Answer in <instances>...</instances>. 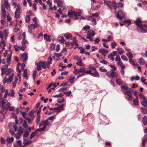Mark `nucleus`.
<instances>
[{
  "instance_id": "obj_18",
  "label": "nucleus",
  "mask_w": 147,
  "mask_h": 147,
  "mask_svg": "<svg viewBox=\"0 0 147 147\" xmlns=\"http://www.w3.org/2000/svg\"><path fill=\"white\" fill-rule=\"evenodd\" d=\"M14 140L13 137H11V138H7L6 140L7 143H11Z\"/></svg>"
},
{
  "instance_id": "obj_22",
  "label": "nucleus",
  "mask_w": 147,
  "mask_h": 147,
  "mask_svg": "<svg viewBox=\"0 0 147 147\" xmlns=\"http://www.w3.org/2000/svg\"><path fill=\"white\" fill-rule=\"evenodd\" d=\"M64 36L67 39H71L72 36L71 34H65Z\"/></svg>"
},
{
  "instance_id": "obj_51",
  "label": "nucleus",
  "mask_w": 147,
  "mask_h": 147,
  "mask_svg": "<svg viewBox=\"0 0 147 147\" xmlns=\"http://www.w3.org/2000/svg\"><path fill=\"white\" fill-rule=\"evenodd\" d=\"M17 145H18L19 146V147H22V142L20 140H18L17 141L16 143Z\"/></svg>"
},
{
  "instance_id": "obj_34",
  "label": "nucleus",
  "mask_w": 147,
  "mask_h": 147,
  "mask_svg": "<svg viewBox=\"0 0 147 147\" xmlns=\"http://www.w3.org/2000/svg\"><path fill=\"white\" fill-rule=\"evenodd\" d=\"M81 15V13L80 12L75 11H74V16L77 17L78 16H80Z\"/></svg>"
},
{
  "instance_id": "obj_7",
  "label": "nucleus",
  "mask_w": 147,
  "mask_h": 147,
  "mask_svg": "<svg viewBox=\"0 0 147 147\" xmlns=\"http://www.w3.org/2000/svg\"><path fill=\"white\" fill-rule=\"evenodd\" d=\"M20 58L23 61H26L28 59L27 54L24 53L23 54L21 55H20Z\"/></svg>"
},
{
  "instance_id": "obj_6",
  "label": "nucleus",
  "mask_w": 147,
  "mask_h": 147,
  "mask_svg": "<svg viewBox=\"0 0 147 147\" xmlns=\"http://www.w3.org/2000/svg\"><path fill=\"white\" fill-rule=\"evenodd\" d=\"M140 31L142 32H147V25L146 24H142L139 27Z\"/></svg>"
},
{
  "instance_id": "obj_5",
  "label": "nucleus",
  "mask_w": 147,
  "mask_h": 147,
  "mask_svg": "<svg viewBox=\"0 0 147 147\" xmlns=\"http://www.w3.org/2000/svg\"><path fill=\"white\" fill-rule=\"evenodd\" d=\"M36 27V26L34 24H31L29 25L28 27V32L30 34L32 33V30L34 29Z\"/></svg>"
},
{
  "instance_id": "obj_49",
  "label": "nucleus",
  "mask_w": 147,
  "mask_h": 147,
  "mask_svg": "<svg viewBox=\"0 0 147 147\" xmlns=\"http://www.w3.org/2000/svg\"><path fill=\"white\" fill-rule=\"evenodd\" d=\"M63 93L67 96H69L71 94V91H69L65 92Z\"/></svg>"
},
{
  "instance_id": "obj_28",
  "label": "nucleus",
  "mask_w": 147,
  "mask_h": 147,
  "mask_svg": "<svg viewBox=\"0 0 147 147\" xmlns=\"http://www.w3.org/2000/svg\"><path fill=\"white\" fill-rule=\"evenodd\" d=\"M75 76H71L70 77L69 80V82L71 83H72L74 81Z\"/></svg>"
},
{
  "instance_id": "obj_41",
  "label": "nucleus",
  "mask_w": 147,
  "mask_h": 147,
  "mask_svg": "<svg viewBox=\"0 0 147 147\" xmlns=\"http://www.w3.org/2000/svg\"><path fill=\"white\" fill-rule=\"evenodd\" d=\"M18 80V78L17 77H16L15 78V80L13 82V86L14 88H15L16 87V84L17 83Z\"/></svg>"
},
{
  "instance_id": "obj_63",
  "label": "nucleus",
  "mask_w": 147,
  "mask_h": 147,
  "mask_svg": "<svg viewBox=\"0 0 147 147\" xmlns=\"http://www.w3.org/2000/svg\"><path fill=\"white\" fill-rule=\"evenodd\" d=\"M116 82H117V84L119 85H120L122 84V82L119 79H117L116 80Z\"/></svg>"
},
{
  "instance_id": "obj_20",
  "label": "nucleus",
  "mask_w": 147,
  "mask_h": 147,
  "mask_svg": "<svg viewBox=\"0 0 147 147\" xmlns=\"http://www.w3.org/2000/svg\"><path fill=\"white\" fill-rule=\"evenodd\" d=\"M117 50L118 51V53L120 55H122L124 53V50L120 47L118 48L117 49Z\"/></svg>"
},
{
  "instance_id": "obj_4",
  "label": "nucleus",
  "mask_w": 147,
  "mask_h": 147,
  "mask_svg": "<svg viewBox=\"0 0 147 147\" xmlns=\"http://www.w3.org/2000/svg\"><path fill=\"white\" fill-rule=\"evenodd\" d=\"M116 15L117 18L121 21L122 20L123 18L125 16L123 11L121 9L119 10L118 12L116 13Z\"/></svg>"
},
{
  "instance_id": "obj_38",
  "label": "nucleus",
  "mask_w": 147,
  "mask_h": 147,
  "mask_svg": "<svg viewBox=\"0 0 147 147\" xmlns=\"http://www.w3.org/2000/svg\"><path fill=\"white\" fill-rule=\"evenodd\" d=\"M125 94L127 95L128 96H132V93L129 90H126L125 92Z\"/></svg>"
},
{
  "instance_id": "obj_21",
  "label": "nucleus",
  "mask_w": 147,
  "mask_h": 147,
  "mask_svg": "<svg viewBox=\"0 0 147 147\" xmlns=\"http://www.w3.org/2000/svg\"><path fill=\"white\" fill-rule=\"evenodd\" d=\"M142 122L144 125L147 124V117L146 116H144L142 118Z\"/></svg>"
},
{
  "instance_id": "obj_32",
  "label": "nucleus",
  "mask_w": 147,
  "mask_h": 147,
  "mask_svg": "<svg viewBox=\"0 0 147 147\" xmlns=\"http://www.w3.org/2000/svg\"><path fill=\"white\" fill-rule=\"evenodd\" d=\"M86 68L85 67H82L80 68L79 70H78V72L79 73H82L83 72H85Z\"/></svg>"
},
{
  "instance_id": "obj_17",
  "label": "nucleus",
  "mask_w": 147,
  "mask_h": 147,
  "mask_svg": "<svg viewBox=\"0 0 147 147\" xmlns=\"http://www.w3.org/2000/svg\"><path fill=\"white\" fill-rule=\"evenodd\" d=\"M68 16L69 17H73L74 16V11L69 10L68 11Z\"/></svg>"
},
{
  "instance_id": "obj_25",
  "label": "nucleus",
  "mask_w": 147,
  "mask_h": 147,
  "mask_svg": "<svg viewBox=\"0 0 147 147\" xmlns=\"http://www.w3.org/2000/svg\"><path fill=\"white\" fill-rule=\"evenodd\" d=\"M36 66L37 70L38 71H39L41 69V64L40 61L37 63Z\"/></svg>"
},
{
  "instance_id": "obj_62",
  "label": "nucleus",
  "mask_w": 147,
  "mask_h": 147,
  "mask_svg": "<svg viewBox=\"0 0 147 147\" xmlns=\"http://www.w3.org/2000/svg\"><path fill=\"white\" fill-rule=\"evenodd\" d=\"M80 53L83 54L85 52V49L82 47H81L80 49Z\"/></svg>"
},
{
  "instance_id": "obj_29",
  "label": "nucleus",
  "mask_w": 147,
  "mask_h": 147,
  "mask_svg": "<svg viewBox=\"0 0 147 147\" xmlns=\"http://www.w3.org/2000/svg\"><path fill=\"white\" fill-rule=\"evenodd\" d=\"M99 69L102 72H106L107 73V70L105 69L103 66L100 67Z\"/></svg>"
},
{
  "instance_id": "obj_31",
  "label": "nucleus",
  "mask_w": 147,
  "mask_h": 147,
  "mask_svg": "<svg viewBox=\"0 0 147 147\" xmlns=\"http://www.w3.org/2000/svg\"><path fill=\"white\" fill-rule=\"evenodd\" d=\"M126 55L130 59H131L133 58V54L132 53L130 52L127 53L126 54Z\"/></svg>"
},
{
  "instance_id": "obj_37",
  "label": "nucleus",
  "mask_w": 147,
  "mask_h": 147,
  "mask_svg": "<svg viewBox=\"0 0 147 147\" xmlns=\"http://www.w3.org/2000/svg\"><path fill=\"white\" fill-rule=\"evenodd\" d=\"M32 142V141L31 140H30L28 141L27 142H24V146H23V147H24L26 146L27 145H29Z\"/></svg>"
},
{
  "instance_id": "obj_35",
  "label": "nucleus",
  "mask_w": 147,
  "mask_h": 147,
  "mask_svg": "<svg viewBox=\"0 0 147 147\" xmlns=\"http://www.w3.org/2000/svg\"><path fill=\"white\" fill-rule=\"evenodd\" d=\"M4 6L6 7L7 9H8L10 7L9 5V4L8 3V1L7 0L5 1L4 2Z\"/></svg>"
},
{
  "instance_id": "obj_54",
  "label": "nucleus",
  "mask_w": 147,
  "mask_h": 147,
  "mask_svg": "<svg viewBox=\"0 0 147 147\" xmlns=\"http://www.w3.org/2000/svg\"><path fill=\"white\" fill-rule=\"evenodd\" d=\"M129 62L131 64L134 65H136L135 62L131 59H129Z\"/></svg>"
},
{
  "instance_id": "obj_26",
  "label": "nucleus",
  "mask_w": 147,
  "mask_h": 147,
  "mask_svg": "<svg viewBox=\"0 0 147 147\" xmlns=\"http://www.w3.org/2000/svg\"><path fill=\"white\" fill-rule=\"evenodd\" d=\"M108 2H110L111 4L112 5L113 7L115 9L117 8L116 3L115 1H112V2L111 1H108Z\"/></svg>"
},
{
  "instance_id": "obj_60",
  "label": "nucleus",
  "mask_w": 147,
  "mask_h": 147,
  "mask_svg": "<svg viewBox=\"0 0 147 147\" xmlns=\"http://www.w3.org/2000/svg\"><path fill=\"white\" fill-rule=\"evenodd\" d=\"M73 41L74 43L76 45V46L78 47V44L77 43L76 39L75 37L73 39Z\"/></svg>"
},
{
  "instance_id": "obj_43",
  "label": "nucleus",
  "mask_w": 147,
  "mask_h": 147,
  "mask_svg": "<svg viewBox=\"0 0 147 147\" xmlns=\"http://www.w3.org/2000/svg\"><path fill=\"white\" fill-rule=\"evenodd\" d=\"M48 120L47 119L45 121H44L43 127L45 126V128H46L47 126L49 125Z\"/></svg>"
},
{
  "instance_id": "obj_40",
  "label": "nucleus",
  "mask_w": 147,
  "mask_h": 147,
  "mask_svg": "<svg viewBox=\"0 0 147 147\" xmlns=\"http://www.w3.org/2000/svg\"><path fill=\"white\" fill-rule=\"evenodd\" d=\"M1 24L5 26H7V24L4 20H2L1 21Z\"/></svg>"
},
{
  "instance_id": "obj_23",
  "label": "nucleus",
  "mask_w": 147,
  "mask_h": 147,
  "mask_svg": "<svg viewBox=\"0 0 147 147\" xmlns=\"http://www.w3.org/2000/svg\"><path fill=\"white\" fill-rule=\"evenodd\" d=\"M27 69H24V70L23 76L27 80H28V74H27Z\"/></svg>"
},
{
  "instance_id": "obj_3",
  "label": "nucleus",
  "mask_w": 147,
  "mask_h": 147,
  "mask_svg": "<svg viewBox=\"0 0 147 147\" xmlns=\"http://www.w3.org/2000/svg\"><path fill=\"white\" fill-rule=\"evenodd\" d=\"M87 35L86 36V38L91 41H93V37L95 35L94 32L92 30H91L88 31L87 33Z\"/></svg>"
},
{
  "instance_id": "obj_58",
  "label": "nucleus",
  "mask_w": 147,
  "mask_h": 147,
  "mask_svg": "<svg viewBox=\"0 0 147 147\" xmlns=\"http://www.w3.org/2000/svg\"><path fill=\"white\" fill-rule=\"evenodd\" d=\"M117 7V8H121L123 7V4L122 3H119L118 4Z\"/></svg>"
},
{
  "instance_id": "obj_2",
  "label": "nucleus",
  "mask_w": 147,
  "mask_h": 147,
  "mask_svg": "<svg viewBox=\"0 0 147 147\" xmlns=\"http://www.w3.org/2000/svg\"><path fill=\"white\" fill-rule=\"evenodd\" d=\"M89 68L90 69L94 70V73H92V71L90 70L86 71L85 72V73H86L87 74H90L92 76L94 77H99L100 75L94 67H90Z\"/></svg>"
},
{
  "instance_id": "obj_50",
  "label": "nucleus",
  "mask_w": 147,
  "mask_h": 147,
  "mask_svg": "<svg viewBox=\"0 0 147 147\" xmlns=\"http://www.w3.org/2000/svg\"><path fill=\"white\" fill-rule=\"evenodd\" d=\"M117 45V44L115 42H113L111 43V47L113 49L115 48Z\"/></svg>"
},
{
  "instance_id": "obj_30",
  "label": "nucleus",
  "mask_w": 147,
  "mask_h": 147,
  "mask_svg": "<svg viewBox=\"0 0 147 147\" xmlns=\"http://www.w3.org/2000/svg\"><path fill=\"white\" fill-rule=\"evenodd\" d=\"M141 104L144 107H147V100L145 99L141 102Z\"/></svg>"
},
{
  "instance_id": "obj_61",
  "label": "nucleus",
  "mask_w": 147,
  "mask_h": 147,
  "mask_svg": "<svg viewBox=\"0 0 147 147\" xmlns=\"http://www.w3.org/2000/svg\"><path fill=\"white\" fill-rule=\"evenodd\" d=\"M54 55L57 57H60L62 56V54L60 53H55L54 54Z\"/></svg>"
},
{
  "instance_id": "obj_44",
  "label": "nucleus",
  "mask_w": 147,
  "mask_h": 147,
  "mask_svg": "<svg viewBox=\"0 0 147 147\" xmlns=\"http://www.w3.org/2000/svg\"><path fill=\"white\" fill-rule=\"evenodd\" d=\"M57 5L58 7H61L62 6V4H63V2L62 1H60L58 2H57Z\"/></svg>"
},
{
  "instance_id": "obj_19",
  "label": "nucleus",
  "mask_w": 147,
  "mask_h": 147,
  "mask_svg": "<svg viewBox=\"0 0 147 147\" xmlns=\"http://www.w3.org/2000/svg\"><path fill=\"white\" fill-rule=\"evenodd\" d=\"M12 113L13 114L12 116L13 117V118H14V116H15V122L16 124H18V125L20 124L21 123V122L22 121V120H21V122H20V123H19L18 121V120L17 116H15V114L13 113Z\"/></svg>"
},
{
  "instance_id": "obj_46",
  "label": "nucleus",
  "mask_w": 147,
  "mask_h": 147,
  "mask_svg": "<svg viewBox=\"0 0 147 147\" xmlns=\"http://www.w3.org/2000/svg\"><path fill=\"white\" fill-rule=\"evenodd\" d=\"M113 57V56L111 53L108 55V58L113 61H114V58Z\"/></svg>"
},
{
  "instance_id": "obj_10",
  "label": "nucleus",
  "mask_w": 147,
  "mask_h": 147,
  "mask_svg": "<svg viewBox=\"0 0 147 147\" xmlns=\"http://www.w3.org/2000/svg\"><path fill=\"white\" fill-rule=\"evenodd\" d=\"M99 52L102 53L104 56H106V54L108 53V51L105 49H100L99 50Z\"/></svg>"
},
{
  "instance_id": "obj_36",
  "label": "nucleus",
  "mask_w": 147,
  "mask_h": 147,
  "mask_svg": "<svg viewBox=\"0 0 147 147\" xmlns=\"http://www.w3.org/2000/svg\"><path fill=\"white\" fill-rule=\"evenodd\" d=\"M55 44L54 43H52L50 47V49L52 51H53L55 49Z\"/></svg>"
},
{
  "instance_id": "obj_64",
  "label": "nucleus",
  "mask_w": 147,
  "mask_h": 147,
  "mask_svg": "<svg viewBox=\"0 0 147 147\" xmlns=\"http://www.w3.org/2000/svg\"><path fill=\"white\" fill-rule=\"evenodd\" d=\"M29 133L27 131H25L23 134V136L25 137H27L29 136Z\"/></svg>"
},
{
  "instance_id": "obj_59",
  "label": "nucleus",
  "mask_w": 147,
  "mask_h": 147,
  "mask_svg": "<svg viewBox=\"0 0 147 147\" xmlns=\"http://www.w3.org/2000/svg\"><path fill=\"white\" fill-rule=\"evenodd\" d=\"M115 60L116 61H117V62L121 61V59L120 57V56L119 55H117L116 56L115 58Z\"/></svg>"
},
{
  "instance_id": "obj_16",
  "label": "nucleus",
  "mask_w": 147,
  "mask_h": 147,
  "mask_svg": "<svg viewBox=\"0 0 147 147\" xmlns=\"http://www.w3.org/2000/svg\"><path fill=\"white\" fill-rule=\"evenodd\" d=\"M138 62L141 65H144L145 63V61L144 59L142 57H141L138 60Z\"/></svg>"
},
{
  "instance_id": "obj_33",
  "label": "nucleus",
  "mask_w": 147,
  "mask_h": 147,
  "mask_svg": "<svg viewBox=\"0 0 147 147\" xmlns=\"http://www.w3.org/2000/svg\"><path fill=\"white\" fill-rule=\"evenodd\" d=\"M76 64L80 67L83 66L84 65V64L82 63V59L78 61V62H77Z\"/></svg>"
},
{
  "instance_id": "obj_13",
  "label": "nucleus",
  "mask_w": 147,
  "mask_h": 147,
  "mask_svg": "<svg viewBox=\"0 0 147 147\" xmlns=\"http://www.w3.org/2000/svg\"><path fill=\"white\" fill-rule=\"evenodd\" d=\"M1 12L3 13L2 16L4 17H5V13H6V11L5 10V7L4 6V4H2L1 5Z\"/></svg>"
},
{
  "instance_id": "obj_1",
  "label": "nucleus",
  "mask_w": 147,
  "mask_h": 147,
  "mask_svg": "<svg viewBox=\"0 0 147 147\" xmlns=\"http://www.w3.org/2000/svg\"><path fill=\"white\" fill-rule=\"evenodd\" d=\"M110 67L112 68L111 70V73L108 71L106 73V75L109 77L113 78H114L117 77L118 76V74L117 72H115L116 70V68L115 67L112 65H109Z\"/></svg>"
},
{
  "instance_id": "obj_52",
  "label": "nucleus",
  "mask_w": 147,
  "mask_h": 147,
  "mask_svg": "<svg viewBox=\"0 0 147 147\" xmlns=\"http://www.w3.org/2000/svg\"><path fill=\"white\" fill-rule=\"evenodd\" d=\"M1 142L2 144H5V140L3 137H1L0 138Z\"/></svg>"
},
{
  "instance_id": "obj_24",
  "label": "nucleus",
  "mask_w": 147,
  "mask_h": 147,
  "mask_svg": "<svg viewBox=\"0 0 147 147\" xmlns=\"http://www.w3.org/2000/svg\"><path fill=\"white\" fill-rule=\"evenodd\" d=\"M40 63H41L42 68L44 69H45L46 68L47 65V62H46L45 61H44L43 62L40 61Z\"/></svg>"
},
{
  "instance_id": "obj_27",
  "label": "nucleus",
  "mask_w": 147,
  "mask_h": 147,
  "mask_svg": "<svg viewBox=\"0 0 147 147\" xmlns=\"http://www.w3.org/2000/svg\"><path fill=\"white\" fill-rule=\"evenodd\" d=\"M12 53L9 54L7 56V63H9L11 61Z\"/></svg>"
},
{
  "instance_id": "obj_45",
  "label": "nucleus",
  "mask_w": 147,
  "mask_h": 147,
  "mask_svg": "<svg viewBox=\"0 0 147 147\" xmlns=\"http://www.w3.org/2000/svg\"><path fill=\"white\" fill-rule=\"evenodd\" d=\"M73 59L74 60H77L78 61H80L82 60L81 57H79L78 56H76L74 57Z\"/></svg>"
},
{
  "instance_id": "obj_47",
  "label": "nucleus",
  "mask_w": 147,
  "mask_h": 147,
  "mask_svg": "<svg viewBox=\"0 0 147 147\" xmlns=\"http://www.w3.org/2000/svg\"><path fill=\"white\" fill-rule=\"evenodd\" d=\"M30 20V18L29 15H27L25 19V22L27 23H28L29 22Z\"/></svg>"
},
{
  "instance_id": "obj_57",
  "label": "nucleus",
  "mask_w": 147,
  "mask_h": 147,
  "mask_svg": "<svg viewBox=\"0 0 147 147\" xmlns=\"http://www.w3.org/2000/svg\"><path fill=\"white\" fill-rule=\"evenodd\" d=\"M36 136V135L34 133L32 132L30 134L29 139H32L34 138L35 136Z\"/></svg>"
},
{
  "instance_id": "obj_48",
  "label": "nucleus",
  "mask_w": 147,
  "mask_h": 147,
  "mask_svg": "<svg viewBox=\"0 0 147 147\" xmlns=\"http://www.w3.org/2000/svg\"><path fill=\"white\" fill-rule=\"evenodd\" d=\"M40 115H37V116L36 118V123H38L40 121Z\"/></svg>"
},
{
  "instance_id": "obj_9",
  "label": "nucleus",
  "mask_w": 147,
  "mask_h": 147,
  "mask_svg": "<svg viewBox=\"0 0 147 147\" xmlns=\"http://www.w3.org/2000/svg\"><path fill=\"white\" fill-rule=\"evenodd\" d=\"M8 69L7 65L3 66V67L1 69L2 74L3 75L5 74L6 72L7 71Z\"/></svg>"
},
{
  "instance_id": "obj_11",
  "label": "nucleus",
  "mask_w": 147,
  "mask_h": 147,
  "mask_svg": "<svg viewBox=\"0 0 147 147\" xmlns=\"http://www.w3.org/2000/svg\"><path fill=\"white\" fill-rule=\"evenodd\" d=\"M136 24L139 27L142 25V22L139 18H137L135 22Z\"/></svg>"
},
{
  "instance_id": "obj_55",
  "label": "nucleus",
  "mask_w": 147,
  "mask_h": 147,
  "mask_svg": "<svg viewBox=\"0 0 147 147\" xmlns=\"http://www.w3.org/2000/svg\"><path fill=\"white\" fill-rule=\"evenodd\" d=\"M121 59L123 61H127L128 59L126 56L124 55H122L121 57Z\"/></svg>"
},
{
  "instance_id": "obj_12",
  "label": "nucleus",
  "mask_w": 147,
  "mask_h": 147,
  "mask_svg": "<svg viewBox=\"0 0 147 147\" xmlns=\"http://www.w3.org/2000/svg\"><path fill=\"white\" fill-rule=\"evenodd\" d=\"M65 105V104H63L57 107V113L60 112L61 111L64 110L63 108Z\"/></svg>"
},
{
  "instance_id": "obj_56",
  "label": "nucleus",
  "mask_w": 147,
  "mask_h": 147,
  "mask_svg": "<svg viewBox=\"0 0 147 147\" xmlns=\"http://www.w3.org/2000/svg\"><path fill=\"white\" fill-rule=\"evenodd\" d=\"M139 96L141 98L143 99V100L146 99L144 96L143 95L142 93H140L139 94Z\"/></svg>"
},
{
  "instance_id": "obj_53",
  "label": "nucleus",
  "mask_w": 147,
  "mask_h": 147,
  "mask_svg": "<svg viewBox=\"0 0 147 147\" xmlns=\"http://www.w3.org/2000/svg\"><path fill=\"white\" fill-rule=\"evenodd\" d=\"M10 92L11 93L9 94L8 95H10L11 96H13L15 94L14 90L13 89L11 90L10 91Z\"/></svg>"
},
{
  "instance_id": "obj_15",
  "label": "nucleus",
  "mask_w": 147,
  "mask_h": 147,
  "mask_svg": "<svg viewBox=\"0 0 147 147\" xmlns=\"http://www.w3.org/2000/svg\"><path fill=\"white\" fill-rule=\"evenodd\" d=\"M44 36L45 40H46L48 42H49L51 41L50 38V36L49 35H47V34H44Z\"/></svg>"
},
{
  "instance_id": "obj_42",
  "label": "nucleus",
  "mask_w": 147,
  "mask_h": 147,
  "mask_svg": "<svg viewBox=\"0 0 147 147\" xmlns=\"http://www.w3.org/2000/svg\"><path fill=\"white\" fill-rule=\"evenodd\" d=\"M137 98L136 99H135L133 100V104L135 106H137L138 104V101L137 100Z\"/></svg>"
},
{
  "instance_id": "obj_14",
  "label": "nucleus",
  "mask_w": 147,
  "mask_h": 147,
  "mask_svg": "<svg viewBox=\"0 0 147 147\" xmlns=\"http://www.w3.org/2000/svg\"><path fill=\"white\" fill-rule=\"evenodd\" d=\"M13 76L14 74H12L7 80L6 82L7 84H9L12 81Z\"/></svg>"
},
{
  "instance_id": "obj_39",
  "label": "nucleus",
  "mask_w": 147,
  "mask_h": 147,
  "mask_svg": "<svg viewBox=\"0 0 147 147\" xmlns=\"http://www.w3.org/2000/svg\"><path fill=\"white\" fill-rule=\"evenodd\" d=\"M140 109L142 113L146 114L147 113V110L146 109L144 108L143 107H141Z\"/></svg>"
},
{
  "instance_id": "obj_8",
  "label": "nucleus",
  "mask_w": 147,
  "mask_h": 147,
  "mask_svg": "<svg viewBox=\"0 0 147 147\" xmlns=\"http://www.w3.org/2000/svg\"><path fill=\"white\" fill-rule=\"evenodd\" d=\"M20 9L19 7H18L16 9V10L15 13V17L16 18H19L20 15Z\"/></svg>"
}]
</instances>
